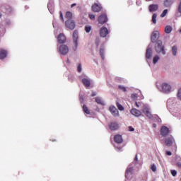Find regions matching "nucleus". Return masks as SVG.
Masks as SVG:
<instances>
[{
  "label": "nucleus",
  "mask_w": 181,
  "mask_h": 181,
  "mask_svg": "<svg viewBox=\"0 0 181 181\" xmlns=\"http://www.w3.org/2000/svg\"><path fill=\"white\" fill-rule=\"evenodd\" d=\"M83 110L85 114H87L88 115H90V110H88V107L86 105H83Z\"/></svg>",
  "instance_id": "24"
},
{
  "label": "nucleus",
  "mask_w": 181,
  "mask_h": 181,
  "mask_svg": "<svg viewBox=\"0 0 181 181\" xmlns=\"http://www.w3.org/2000/svg\"><path fill=\"white\" fill-rule=\"evenodd\" d=\"M177 166H178V168H181V160L180 158V160L178 163H177Z\"/></svg>",
  "instance_id": "44"
},
{
  "label": "nucleus",
  "mask_w": 181,
  "mask_h": 181,
  "mask_svg": "<svg viewBox=\"0 0 181 181\" xmlns=\"http://www.w3.org/2000/svg\"><path fill=\"white\" fill-rule=\"evenodd\" d=\"M104 51H105L104 48H100V54L102 60H104V59H105V57H104Z\"/></svg>",
  "instance_id": "30"
},
{
  "label": "nucleus",
  "mask_w": 181,
  "mask_h": 181,
  "mask_svg": "<svg viewBox=\"0 0 181 181\" xmlns=\"http://www.w3.org/2000/svg\"><path fill=\"white\" fill-rule=\"evenodd\" d=\"M77 71H78V73H81V64H79L78 65Z\"/></svg>",
  "instance_id": "40"
},
{
  "label": "nucleus",
  "mask_w": 181,
  "mask_h": 181,
  "mask_svg": "<svg viewBox=\"0 0 181 181\" xmlns=\"http://www.w3.org/2000/svg\"><path fill=\"white\" fill-rule=\"evenodd\" d=\"M171 175H172V176H176V175H177V172L175 170H172Z\"/></svg>",
  "instance_id": "39"
},
{
  "label": "nucleus",
  "mask_w": 181,
  "mask_h": 181,
  "mask_svg": "<svg viewBox=\"0 0 181 181\" xmlns=\"http://www.w3.org/2000/svg\"><path fill=\"white\" fill-rule=\"evenodd\" d=\"M177 11H178L179 13H181V1L178 5Z\"/></svg>",
  "instance_id": "42"
},
{
  "label": "nucleus",
  "mask_w": 181,
  "mask_h": 181,
  "mask_svg": "<svg viewBox=\"0 0 181 181\" xmlns=\"http://www.w3.org/2000/svg\"><path fill=\"white\" fill-rule=\"evenodd\" d=\"M82 83L85 87H90L91 86V81L88 78L82 79Z\"/></svg>",
  "instance_id": "20"
},
{
  "label": "nucleus",
  "mask_w": 181,
  "mask_h": 181,
  "mask_svg": "<svg viewBox=\"0 0 181 181\" xmlns=\"http://www.w3.org/2000/svg\"><path fill=\"white\" fill-rule=\"evenodd\" d=\"M65 18L68 19V21H72L71 19H73V13L70 11H67L66 13Z\"/></svg>",
  "instance_id": "21"
},
{
  "label": "nucleus",
  "mask_w": 181,
  "mask_h": 181,
  "mask_svg": "<svg viewBox=\"0 0 181 181\" xmlns=\"http://www.w3.org/2000/svg\"><path fill=\"white\" fill-rule=\"evenodd\" d=\"M168 13V9H165L160 15L161 18H165Z\"/></svg>",
  "instance_id": "37"
},
{
  "label": "nucleus",
  "mask_w": 181,
  "mask_h": 181,
  "mask_svg": "<svg viewBox=\"0 0 181 181\" xmlns=\"http://www.w3.org/2000/svg\"><path fill=\"white\" fill-rule=\"evenodd\" d=\"M150 169L152 170V172H156V165L155 164H152Z\"/></svg>",
  "instance_id": "36"
},
{
  "label": "nucleus",
  "mask_w": 181,
  "mask_h": 181,
  "mask_svg": "<svg viewBox=\"0 0 181 181\" xmlns=\"http://www.w3.org/2000/svg\"><path fill=\"white\" fill-rule=\"evenodd\" d=\"M136 107H137V108H139V105L138 104V102H136Z\"/></svg>",
  "instance_id": "49"
},
{
  "label": "nucleus",
  "mask_w": 181,
  "mask_h": 181,
  "mask_svg": "<svg viewBox=\"0 0 181 181\" xmlns=\"http://www.w3.org/2000/svg\"><path fill=\"white\" fill-rule=\"evenodd\" d=\"M73 40H74V43L75 45V47L77 48V46L78 45V32H77V30H75L73 33Z\"/></svg>",
  "instance_id": "12"
},
{
  "label": "nucleus",
  "mask_w": 181,
  "mask_h": 181,
  "mask_svg": "<svg viewBox=\"0 0 181 181\" xmlns=\"http://www.w3.org/2000/svg\"><path fill=\"white\" fill-rule=\"evenodd\" d=\"M129 131H130V132H132L135 131V129H134V127H132V126H129Z\"/></svg>",
  "instance_id": "43"
},
{
  "label": "nucleus",
  "mask_w": 181,
  "mask_h": 181,
  "mask_svg": "<svg viewBox=\"0 0 181 181\" xmlns=\"http://www.w3.org/2000/svg\"><path fill=\"white\" fill-rule=\"evenodd\" d=\"M172 52H173V56H176V54L177 53V47L173 46L172 48Z\"/></svg>",
  "instance_id": "26"
},
{
  "label": "nucleus",
  "mask_w": 181,
  "mask_h": 181,
  "mask_svg": "<svg viewBox=\"0 0 181 181\" xmlns=\"http://www.w3.org/2000/svg\"><path fill=\"white\" fill-rule=\"evenodd\" d=\"M152 48H147L146 52V59L151 60L152 59Z\"/></svg>",
  "instance_id": "18"
},
{
  "label": "nucleus",
  "mask_w": 181,
  "mask_h": 181,
  "mask_svg": "<svg viewBox=\"0 0 181 181\" xmlns=\"http://www.w3.org/2000/svg\"><path fill=\"white\" fill-rule=\"evenodd\" d=\"M52 142H56V139H51Z\"/></svg>",
  "instance_id": "50"
},
{
  "label": "nucleus",
  "mask_w": 181,
  "mask_h": 181,
  "mask_svg": "<svg viewBox=\"0 0 181 181\" xmlns=\"http://www.w3.org/2000/svg\"><path fill=\"white\" fill-rule=\"evenodd\" d=\"M95 102L97 103V104H100V105H104V103L100 98H96Z\"/></svg>",
  "instance_id": "28"
},
{
  "label": "nucleus",
  "mask_w": 181,
  "mask_h": 181,
  "mask_svg": "<svg viewBox=\"0 0 181 181\" xmlns=\"http://www.w3.org/2000/svg\"><path fill=\"white\" fill-rule=\"evenodd\" d=\"M119 90H121V91H123V93H125L127 91V88H125L124 86L119 85L118 86Z\"/></svg>",
  "instance_id": "33"
},
{
  "label": "nucleus",
  "mask_w": 181,
  "mask_h": 181,
  "mask_svg": "<svg viewBox=\"0 0 181 181\" xmlns=\"http://www.w3.org/2000/svg\"><path fill=\"white\" fill-rule=\"evenodd\" d=\"M143 112L145 114V115H146V117H148V118H152V114L148 109H144Z\"/></svg>",
  "instance_id": "22"
},
{
  "label": "nucleus",
  "mask_w": 181,
  "mask_h": 181,
  "mask_svg": "<svg viewBox=\"0 0 181 181\" xmlns=\"http://www.w3.org/2000/svg\"><path fill=\"white\" fill-rule=\"evenodd\" d=\"M153 127H156V124H153Z\"/></svg>",
  "instance_id": "53"
},
{
  "label": "nucleus",
  "mask_w": 181,
  "mask_h": 181,
  "mask_svg": "<svg viewBox=\"0 0 181 181\" xmlns=\"http://www.w3.org/2000/svg\"><path fill=\"white\" fill-rule=\"evenodd\" d=\"M97 95V93L95 92H93L91 94V97H95Z\"/></svg>",
  "instance_id": "46"
},
{
  "label": "nucleus",
  "mask_w": 181,
  "mask_h": 181,
  "mask_svg": "<svg viewBox=\"0 0 181 181\" xmlns=\"http://www.w3.org/2000/svg\"><path fill=\"white\" fill-rule=\"evenodd\" d=\"M159 36H160V33H159V31H153L151 34L152 43H156V42H158V39H159Z\"/></svg>",
  "instance_id": "5"
},
{
  "label": "nucleus",
  "mask_w": 181,
  "mask_h": 181,
  "mask_svg": "<svg viewBox=\"0 0 181 181\" xmlns=\"http://www.w3.org/2000/svg\"><path fill=\"white\" fill-rule=\"evenodd\" d=\"M170 90H172V87L170 86V85L164 83L162 85V91L163 93H170Z\"/></svg>",
  "instance_id": "7"
},
{
  "label": "nucleus",
  "mask_w": 181,
  "mask_h": 181,
  "mask_svg": "<svg viewBox=\"0 0 181 181\" xmlns=\"http://www.w3.org/2000/svg\"><path fill=\"white\" fill-rule=\"evenodd\" d=\"M109 128L111 131H117L119 128V126L117 122H111L109 124Z\"/></svg>",
  "instance_id": "14"
},
{
  "label": "nucleus",
  "mask_w": 181,
  "mask_h": 181,
  "mask_svg": "<svg viewBox=\"0 0 181 181\" xmlns=\"http://www.w3.org/2000/svg\"><path fill=\"white\" fill-rule=\"evenodd\" d=\"M147 2H149V1H152V0H146Z\"/></svg>",
  "instance_id": "51"
},
{
  "label": "nucleus",
  "mask_w": 181,
  "mask_h": 181,
  "mask_svg": "<svg viewBox=\"0 0 181 181\" xmlns=\"http://www.w3.org/2000/svg\"><path fill=\"white\" fill-rule=\"evenodd\" d=\"M173 4V1H172L171 0H165L164 2V6H165L166 8H169V6H171Z\"/></svg>",
  "instance_id": "23"
},
{
  "label": "nucleus",
  "mask_w": 181,
  "mask_h": 181,
  "mask_svg": "<svg viewBox=\"0 0 181 181\" xmlns=\"http://www.w3.org/2000/svg\"><path fill=\"white\" fill-rule=\"evenodd\" d=\"M98 21L99 23H100V25H104V23H107V22H108V18L107 17V14H101L100 16H99Z\"/></svg>",
  "instance_id": "4"
},
{
  "label": "nucleus",
  "mask_w": 181,
  "mask_h": 181,
  "mask_svg": "<svg viewBox=\"0 0 181 181\" xmlns=\"http://www.w3.org/2000/svg\"><path fill=\"white\" fill-rule=\"evenodd\" d=\"M89 18L91 19V21H95V15L89 14Z\"/></svg>",
  "instance_id": "38"
},
{
  "label": "nucleus",
  "mask_w": 181,
  "mask_h": 181,
  "mask_svg": "<svg viewBox=\"0 0 181 181\" xmlns=\"http://www.w3.org/2000/svg\"><path fill=\"white\" fill-rule=\"evenodd\" d=\"M60 15V19L62 21V22H64V18H63V13L62 11L59 12Z\"/></svg>",
  "instance_id": "41"
},
{
  "label": "nucleus",
  "mask_w": 181,
  "mask_h": 181,
  "mask_svg": "<svg viewBox=\"0 0 181 181\" xmlns=\"http://www.w3.org/2000/svg\"><path fill=\"white\" fill-rule=\"evenodd\" d=\"M65 25L68 29H70V30H74V29L76 28V23L73 20H67L65 22Z\"/></svg>",
  "instance_id": "2"
},
{
  "label": "nucleus",
  "mask_w": 181,
  "mask_h": 181,
  "mask_svg": "<svg viewBox=\"0 0 181 181\" xmlns=\"http://www.w3.org/2000/svg\"><path fill=\"white\" fill-rule=\"evenodd\" d=\"M159 9V6L158 4H151L148 6L149 12H156Z\"/></svg>",
  "instance_id": "15"
},
{
  "label": "nucleus",
  "mask_w": 181,
  "mask_h": 181,
  "mask_svg": "<svg viewBox=\"0 0 181 181\" xmlns=\"http://www.w3.org/2000/svg\"><path fill=\"white\" fill-rule=\"evenodd\" d=\"M59 53L60 54H63V56H66L69 53V47L66 45H62L59 47Z\"/></svg>",
  "instance_id": "3"
},
{
  "label": "nucleus",
  "mask_w": 181,
  "mask_h": 181,
  "mask_svg": "<svg viewBox=\"0 0 181 181\" xmlns=\"http://www.w3.org/2000/svg\"><path fill=\"white\" fill-rule=\"evenodd\" d=\"M159 62V56L156 55L153 59V64H156V62Z\"/></svg>",
  "instance_id": "32"
},
{
  "label": "nucleus",
  "mask_w": 181,
  "mask_h": 181,
  "mask_svg": "<svg viewBox=\"0 0 181 181\" xmlns=\"http://www.w3.org/2000/svg\"><path fill=\"white\" fill-rule=\"evenodd\" d=\"M155 50L156 53H161L162 54H166L165 51V45L162 42V40H158L155 45Z\"/></svg>",
  "instance_id": "1"
},
{
  "label": "nucleus",
  "mask_w": 181,
  "mask_h": 181,
  "mask_svg": "<svg viewBox=\"0 0 181 181\" xmlns=\"http://www.w3.org/2000/svg\"><path fill=\"white\" fill-rule=\"evenodd\" d=\"M132 172H134V168L132 167H129L127 170H126V176L127 175H128L129 173H132Z\"/></svg>",
  "instance_id": "27"
},
{
  "label": "nucleus",
  "mask_w": 181,
  "mask_h": 181,
  "mask_svg": "<svg viewBox=\"0 0 181 181\" xmlns=\"http://www.w3.org/2000/svg\"><path fill=\"white\" fill-rule=\"evenodd\" d=\"M58 43L60 45H64V43L66 42V35L63 33H60L57 37Z\"/></svg>",
  "instance_id": "6"
},
{
  "label": "nucleus",
  "mask_w": 181,
  "mask_h": 181,
  "mask_svg": "<svg viewBox=\"0 0 181 181\" xmlns=\"http://www.w3.org/2000/svg\"><path fill=\"white\" fill-rule=\"evenodd\" d=\"M85 32H86V33H90V32H91V26L90 25L85 26Z\"/></svg>",
  "instance_id": "31"
},
{
  "label": "nucleus",
  "mask_w": 181,
  "mask_h": 181,
  "mask_svg": "<svg viewBox=\"0 0 181 181\" xmlns=\"http://www.w3.org/2000/svg\"><path fill=\"white\" fill-rule=\"evenodd\" d=\"M173 142H175V139H173V136H172L165 139V141L166 146H172V145H173Z\"/></svg>",
  "instance_id": "10"
},
{
  "label": "nucleus",
  "mask_w": 181,
  "mask_h": 181,
  "mask_svg": "<svg viewBox=\"0 0 181 181\" xmlns=\"http://www.w3.org/2000/svg\"><path fill=\"white\" fill-rule=\"evenodd\" d=\"M158 15H156V13H153V16H152V22L154 24H156V18H157Z\"/></svg>",
  "instance_id": "29"
},
{
  "label": "nucleus",
  "mask_w": 181,
  "mask_h": 181,
  "mask_svg": "<svg viewBox=\"0 0 181 181\" xmlns=\"http://www.w3.org/2000/svg\"><path fill=\"white\" fill-rule=\"evenodd\" d=\"M165 153H166V155H168V156H172V152H170V151H166Z\"/></svg>",
  "instance_id": "45"
},
{
  "label": "nucleus",
  "mask_w": 181,
  "mask_h": 181,
  "mask_svg": "<svg viewBox=\"0 0 181 181\" xmlns=\"http://www.w3.org/2000/svg\"><path fill=\"white\" fill-rule=\"evenodd\" d=\"M117 107L119 111H124V107L122 105L119 104V103H117Z\"/></svg>",
  "instance_id": "34"
},
{
  "label": "nucleus",
  "mask_w": 181,
  "mask_h": 181,
  "mask_svg": "<svg viewBox=\"0 0 181 181\" xmlns=\"http://www.w3.org/2000/svg\"><path fill=\"white\" fill-rule=\"evenodd\" d=\"M165 32L168 34L170 33V32H172V26L170 25H167L165 28Z\"/></svg>",
  "instance_id": "25"
},
{
  "label": "nucleus",
  "mask_w": 181,
  "mask_h": 181,
  "mask_svg": "<svg viewBox=\"0 0 181 181\" xmlns=\"http://www.w3.org/2000/svg\"><path fill=\"white\" fill-rule=\"evenodd\" d=\"M8 56V51L4 49H0V60H4Z\"/></svg>",
  "instance_id": "16"
},
{
  "label": "nucleus",
  "mask_w": 181,
  "mask_h": 181,
  "mask_svg": "<svg viewBox=\"0 0 181 181\" xmlns=\"http://www.w3.org/2000/svg\"><path fill=\"white\" fill-rule=\"evenodd\" d=\"M2 17V14H1V13H0V18H1Z\"/></svg>",
  "instance_id": "52"
},
{
  "label": "nucleus",
  "mask_w": 181,
  "mask_h": 181,
  "mask_svg": "<svg viewBox=\"0 0 181 181\" xmlns=\"http://www.w3.org/2000/svg\"><path fill=\"white\" fill-rule=\"evenodd\" d=\"M170 132V130H169V128L165 126H163L160 129V134L163 136H167V135H169Z\"/></svg>",
  "instance_id": "8"
},
{
  "label": "nucleus",
  "mask_w": 181,
  "mask_h": 181,
  "mask_svg": "<svg viewBox=\"0 0 181 181\" xmlns=\"http://www.w3.org/2000/svg\"><path fill=\"white\" fill-rule=\"evenodd\" d=\"M76 5H77V4H75V3H74V4H71V8H74V6H76Z\"/></svg>",
  "instance_id": "47"
},
{
  "label": "nucleus",
  "mask_w": 181,
  "mask_h": 181,
  "mask_svg": "<svg viewBox=\"0 0 181 181\" xmlns=\"http://www.w3.org/2000/svg\"><path fill=\"white\" fill-rule=\"evenodd\" d=\"M101 42V40H100V37H97L95 39V43L97 46V47H98L100 46V42Z\"/></svg>",
  "instance_id": "35"
},
{
  "label": "nucleus",
  "mask_w": 181,
  "mask_h": 181,
  "mask_svg": "<svg viewBox=\"0 0 181 181\" xmlns=\"http://www.w3.org/2000/svg\"><path fill=\"white\" fill-rule=\"evenodd\" d=\"M130 112L132 115H134V117H141V115H142V112L135 108L132 109Z\"/></svg>",
  "instance_id": "13"
},
{
  "label": "nucleus",
  "mask_w": 181,
  "mask_h": 181,
  "mask_svg": "<svg viewBox=\"0 0 181 181\" xmlns=\"http://www.w3.org/2000/svg\"><path fill=\"white\" fill-rule=\"evenodd\" d=\"M114 139H115V142H116V144H122V136L119 135V134H117V135H115V137H114Z\"/></svg>",
  "instance_id": "19"
},
{
  "label": "nucleus",
  "mask_w": 181,
  "mask_h": 181,
  "mask_svg": "<svg viewBox=\"0 0 181 181\" xmlns=\"http://www.w3.org/2000/svg\"><path fill=\"white\" fill-rule=\"evenodd\" d=\"M134 160L138 161V155H136L135 158H134Z\"/></svg>",
  "instance_id": "48"
},
{
  "label": "nucleus",
  "mask_w": 181,
  "mask_h": 181,
  "mask_svg": "<svg viewBox=\"0 0 181 181\" xmlns=\"http://www.w3.org/2000/svg\"><path fill=\"white\" fill-rule=\"evenodd\" d=\"M91 9L93 11V12H101V9H103V7L101 6V5L95 3L92 7Z\"/></svg>",
  "instance_id": "9"
},
{
  "label": "nucleus",
  "mask_w": 181,
  "mask_h": 181,
  "mask_svg": "<svg viewBox=\"0 0 181 181\" xmlns=\"http://www.w3.org/2000/svg\"><path fill=\"white\" fill-rule=\"evenodd\" d=\"M100 35L101 37H106L108 35V29L105 27H102L100 30Z\"/></svg>",
  "instance_id": "11"
},
{
  "label": "nucleus",
  "mask_w": 181,
  "mask_h": 181,
  "mask_svg": "<svg viewBox=\"0 0 181 181\" xmlns=\"http://www.w3.org/2000/svg\"><path fill=\"white\" fill-rule=\"evenodd\" d=\"M110 111L114 117H118V110H117L116 107L110 106Z\"/></svg>",
  "instance_id": "17"
}]
</instances>
